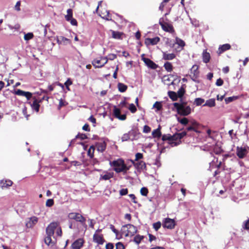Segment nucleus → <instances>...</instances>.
<instances>
[{
    "label": "nucleus",
    "mask_w": 249,
    "mask_h": 249,
    "mask_svg": "<svg viewBox=\"0 0 249 249\" xmlns=\"http://www.w3.org/2000/svg\"><path fill=\"white\" fill-rule=\"evenodd\" d=\"M38 218L33 216L28 219L26 223V226L28 228H32L38 222Z\"/></svg>",
    "instance_id": "nucleus-13"
},
{
    "label": "nucleus",
    "mask_w": 249,
    "mask_h": 249,
    "mask_svg": "<svg viewBox=\"0 0 249 249\" xmlns=\"http://www.w3.org/2000/svg\"><path fill=\"white\" fill-rule=\"evenodd\" d=\"M95 150V147L91 146L88 150V155L89 157L92 158L93 156L94 151Z\"/></svg>",
    "instance_id": "nucleus-46"
},
{
    "label": "nucleus",
    "mask_w": 249,
    "mask_h": 249,
    "mask_svg": "<svg viewBox=\"0 0 249 249\" xmlns=\"http://www.w3.org/2000/svg\"><path fill=\"white\" fill-rule=\"evenodd\" d=\"M113 115L114 116L120 120H124L126 119V115L125 114L121 115V110L118 108L116 106H114L113 110Z\"/></svg>",
    "instance_id": "nucleus-14"
},
{
    "label": "nucleus",
    "mask_w": 249,
    "mask_h": 249,
    "mask_svg": "<svg viewBox=\"0 0 249 249\" xmlns=\"http://www.w3.org/2000/svg\"><path fill=\"white\" fill-rule=\"evenodd\" d=\"M102 65L103 67L107 63L108 58L107 57H101Z\"/></svg>",
    "instance_id": "nucleus-56"
},
{
    "label": "nucleus",
    "mask_w": 249,
    "mask_h": 249,
    "mask_svg": "<svg viewBox=\"0 0 249 249\" xmlns=\"http://www.w3.org/2000/svg\"><path fill=\"white\" fill-rule=\"evenodd\" d=\"M97 150L99 152H103L106 148V144L105 142H100L96 144Z\"/></svg>",
    "instance_id": "nucleus-26"
},
{
    "label": "nucleus",
    "mask_w": 249,
    "mask_h": 249,
    "mask_svg": "<svg viewBox=\"0 0 249 249\" xmlns=\"http://www.w3.org/2000/svg\"><path fill=\"white\" fill-rule=\"evenodd\" d=\"M160 40V38L159 37H156L153 38H146L145 39V44L146 45H154L157 44Z\"/></svg>",
    "instance_id": "nucleus-17"
},
{
    "label": "nucleus",
    "mask_w": 249,
    "mask_h": 249,
    "mask_svg": "<svg viewBox=\"0 0 249 249\" xmlns=\"http://www.w3.org/2000/svg\"><path fill=\"white\" fill-rule=\"evenodd\" d=\"M142 59L148 67L152 69L156 68V65L149 58H142Z\"/></svg>",
    "instance_id": "nucleus-20"
},
{
    "label": "nucleus",
    "mask_w": 249,
    "mask_h": 249,
    "mask_svg": "<svg viewBox=\"0 0 249 249\" xmlns=\"http://www.w3.org/2000/svg\"><path fill=\"white\" fill-rule=\"evenodd\" d=\"M52 236H49V235H47L44 238V242L47 245H49L52 243V238L51 237Z\"/></svg>",
    "instance_id": "nucleus-45"
},
{
    "label": "nucleus",
    "mask_w": 249,
    "mask_h": 249,
    "mask_svg": "<svg viewBox=\"0 0 249 249\" xmlns=\"http://www.w3.org/2000/svg\"><path fill=\"white\" fill-rule=\"evenodd\" d=\"M113 176V173L107 172L105 174H102L101 175V178L104 180H108L112 178Z\"/></svg>",
    "instance_id": "nucleus-30"
},
{
    "label": "nucleus",
    "mask_w": 249,
    "mask_h": 249,
    "mask_svg": "<svg viewBox=\"0 0 249 249\" xmlns=\"http://www.w3.org/2000/svg\"><path fill=\"white\" fill-rule=\"evenodd\" d=\"M124 228H127L126 231H125V236H133L137 232V227L132 224H127L124 226Z\"/></svg>",
    "instance_id": "nucleus-5"
},
{
    "label": "nucleus",
    "mask_w": 249,
    "mask_h": 249,
    "mask_svg": "<svg viewBox=\"0 0 249 249\" xmlns=\"http://www.w3.org/2000/svg\"><path fill=\"white\" fill-rule=\"evenodd\" d=\"M248 153L247 149L243 147H237L236 148V155L240 159H243L246 157Z\"/></svg>",
    "instance_id": "nucleus-12"
},
{
    "label": "nucleus",
    "mask_w": 249,
    "mask_h": 249,
    "mask_svg": "<svg viewBox=\"0 0 249 249\" xmlns=\"http://www.w3.org/2000/svg\"><path fill=\"white\" fill-rule=\"evenodd\" d=\"M243 228L245 230H249V219L246 220L244 222Z\"/></svg>",
    "instance_id": "nucleus-52"
},
{
    "label": "nucleus",
    "mask_w": 249,
    "mask_h": 249,
    "mask_svg": "<svg viewBox=\"0 0 249 249\" xmlns=\"http://www.w3.org/2000/svg\"><path fill=\"white\" fill-rule=\"evenodd\" d=\"M174 107L177 109L178 114L182 116H187L191 112V108L185 103H175Z\"/></svg>",
    "instance_id": "nucleus-3"
},
{
    "label": "nucleus",
    "mask_w": 249,
    "mask_h": 249,
    "mask_svg": "<svg viewBox=\"0 0 249 249\" xmlns=\"http://www.w3.org/2000/svg\"><path fill=\"white\" fill-rule=\"evenodd\" d=\"M8 26L11 30L15 29V30H18L20 28V25L18 24H15L14 26L9 24Z\"/></svg>",
    "instance_id": "nucleus-51"
},
{
    "label": "nucleus",
    "mask_w": 249,
    "mask_h": 249,
    "mask_svg": "<svg viewBox=\"0 0 249 249\" xmlns=\"http://www.w3.org/2000/svg\"><path fill=\"white\" fill-rule=\"evenodd\" d=\"M201 124L197 123L196 121H192L191 122V125L187 128L188 131H194L196 133H199L200 131L199 130Z\"/></svg>",
    "instance_id": "nucleus-7"
},
{
    "label": "nucleus",
    "mask_w": 249,
    "mask_h": 249,
    "mask_svg": "<svg viewBox=\"0 0 249 249\" xmlns=\"http://www.w3.org/2000/svg\"><path fill=\"white\" fill-rule=\"evenodd\" d=\"M175 221L174 219L166 218L163 221L162 226L164 228L169 229H174L175 226Z\"/></svg>",
    "instance_id": "nucleus-9"
},
{
    "label": "nucleus",
    "mask_w": 249,
    "mask_h": 249,
    "mask_svg": "<svg viewBox=\"0 0 249 249\" xmlns=\"http://www.w3.org/2000/svg\"><path fill=\"white\" fill-rule=\"evenodd\" d=\"M41 101V100L39 101L37 99H35L33 101V103L31 104V106L32 108L34 109L36 112H38L39 109V102Z\"/></svg>",
    "instance_id": "nucleus-22"
},
{
    "label": "nucleus",
    "mask_w": 249,
    "mask_h": 249,
    "mask_svg": "<svg viewBox=\"0 0 249 249\" xmlns=\"http://www.w3.org/2000/svg\"><path fill=\"white\" fill-rule=\"evenodd\" d=\"M100 16L103 18L106 19L107 20H109V11L106 10H104L102 11H101Z\"/></svg>",
    "instance_id": "nucleus-29"
},
{
    "label": "nucleus",
    "mask_w": 249,
    "mask_h": 249,
    "mask_svg": "<svg viewBox=\"0 0 249 249\" xmlns=\"http://www.w3.org/2000/svg\"><path fill=\"white\" fill-rule=\"evenodd\" d=\"M128 191L127 189H122L120 191L121 195L123 196L127 194Z\"/></svg>",
    "instance_id": "nucleus-61"
},
{
    "label": "nucleus",
    "mask_w": 249,
    "mask_h": 249,
    "mask_svg": "<svg viewBox=\"0 0 249 249\" xmlns=\"http://www.w3.org/2000/svg\"><path fill=\"white\" fill-rule=\"evenodd\" d=\"M102 60L101 57L99 58L94 59L92 61V64L96 68H102L103 67L102 65Z\"/></svg>",
    "instance_id": "nucleus-23"
},
{
    "label": "nucleus",
    "mask_w": 249,
    "mask_h": 249,
    "mask_svg": "<svg viewBox=\"0 0 249 249\" xmlns=\"http://www.w3.org/2000/svg\"><path fill=\"white\" fill-rule=\"evenodd\" d=\"M160 24L164 31L170 33L174 32L173 27L171 24L167 22H160Z\"/></svg>",
    "instance_id": "nucleus-18"
},
{
    "label": "nucleus",
    "mask_w": 249,
    "mask_h": 249,
    "mask_svg": "<svg viewBox=\"0 0 249 249\" xmlns=\"http://www.w3.org/2000/svg\"><path fill=\"white\" fill-rule=\"evenodd\" d=\"M161 225V224L160 222L158 221L157 222L154 223L153 224V227L156 231H158L159 229L160 228Z\"/></svg>",
    "instance_id": "nucleus-47"
},
{
    "label": "nucleus",
    "mask_w": 249,
    "mask_h": 249,
    "mask_svg": "<svg viewBox=\"0 0 249 249\" xmlns=\"http://www.w3.org/2000/svg\"><path fill=\"white\" fill-rule=\"evenodd\" d=\"M13 182L10 180H1L0 181V187L2 189L7 188L11 186Z\"/></svg>",
    "instance_id": "nucleus-19"
},
{
    "label": "nucleus",
    "mask_w": 249,
    "mask_h": 249,
    "mask_svg": "<svg viewBox=\"0 0 249 249\" xmlns=\"http://www.w3.org/2000/svg\"><path fill=\"white\" fill-rule=\"evenodd\" d=\"M152 135L153 137L154 138H160L161 136V132L160 130V127H159L158 128L154 130L152 132Z\"/></svg>",
    "instance_id": "nucleus-34"
},
{
    "label": "nucleus",
    "mask_w": 249,
    "mask_h": 249,
    "mask_svg": "<svg viewBox=\"0 0 249 249\" xmlns=\"http://www.w3.org/2000/svg\"><path fill=\"white\" fill-rule=\"evenodd\" d=\"M230 48H231V46L230 44H224L219 48L218 51V53L219 54H220V53H222L223 52H224V51L229 50L230 49Z\"/></svg>",
    "instance_id": "nucleus-27"
},
{
    "label": "nucleus",
    "mask_w": 249,
    "mask_h": 249,
    "mask_svg": "<svg viewBox=\"0 0 249 249\" xmlns=\"http://www.w3.org/2000/svg\"><path fill=\"white\" fill-rule=\"evenodd\" d=\"M203 61L204 63H208L210 59V54L206 51H204L202 54Z\"/></svg>",
    "instance_id": "nucleus-28"
},
{
    "label": "nucleus",
    "mask_w": 249,
    "mask_h": 249,
    "mask_svg": "<svg viewBox=\"0 0 249 249\" xmlns=\"http://www.w3.org/2000/svg\"><path fill=\"white\" fill-rule=\"evenodd\" d=\"M215 105V99H210L206 101L205 104L204 105V106H208L209 107H213Z\"/></svg>",
    "instance_id": "nucleus-31"
},
{
    "label": "nucleus",
    "mask_w": 249,
    "mask_h": 249,
    "mask_svg": "<svg viewBox=\"0 0 249 249\" xmlns=\"http://www.w3.org/2000/svg\"><path fill=\"white\" fill-rule=\"evenodd\" d=\"M72 84V81L70 79H68V80L64 83V85H63V88L64 86L65 87L67 91H69L70 90L69 88V86Z\"/></svg>",
    "instance_id": "nucleus-44"
},
{
    "label": "nucleus",
    "mask_w": 249,
    "mask_h": 249,
    "mask_svg": "<svg viewBox=\"0 0 249 249\" xmlns=\"http://www.w3.org/2000/svg\"><path fill=\"white\" fill-rule=\"evenodd\" d=\"M132 133L133 132L132 131H130V132H129L127 133L124 134L123 135V136L122 137V138H121L122 139V141L123 142L126 141L130 139V136L132 135Z\"/></svg>",
    "instance_id": "nucleus-33"
},
{
    "label": "nucleus",
    "mask_w": 249,
    "mask_h": 249,
    "mask_svg": "<svg viewBox=\"0 0 249 249\" xmlns=\"http://www.w3.org/2000/svg\"><path fill=\"white\" fill-rule=\"evenodd\" d=\"M168 1V0H164L161 3V4L160 5V7H159V9L160 10H163V7L164 6V4L165 3H166Z\"/></svg>",
    "instance_id": "nucleus-64"
},
{
    "label": "nucleus",
    "mask_w": 249,
    "mask_h": 249,
    "mask_svg": "<svg viewBox=\"0 0 249 249\" xmlns=\"http://www.w3.org/2000/svg\"><path fill=\"white\" fill-rule=\"evenodd\" d=\"M176 55L173 53H168L166 52H163V59L166 60H171L175 58Z\"/></svg>",
    "instance_id": "nucleus-24"
},
{
    "label": "nucleus",
    "mask_w": 249,
    "mask_h": 249,
    "mask_svg": "<svg viewBox=\"0 0 249 249\" xmlns=\"http://www.w3.org/2000/svg\"><path fill=\"white\" fill-rule=\"evenodd\" d=\"M93 241L94 242L97 243L98 245H103L105 242L103 235L95 233L93 236Z\"/></svg>",
    "instance_id": "nucleus-11"
},
{
    "label": "nucleus",
    "mask_w": 249,
    "mask_h": 249,
    "mask_svg": "<svg viewBox=\"0 0 249 249\" xmlns=\"http://www.w3.org/2000/svg\"><path fill=\"white\" fill-rule=\"evenodd\" d=\"M185 131L176 133L172 136L168 134L164 135L162 137L163 141H168V143L172 146H175L179 144L181 142L180 140L186 135Z\"/></svg>",
    "instance_id": "nucleus-1"
},
{
    "label": "nucleus",
    "mask_w": 249,
    "mask_h": 249,
    "mask_svg": "<svg viewBox=\"0 0 249 249\" xmlns=\"http://www.w3.org/2000/svg\"><path fill=\"white\" fill-rule=\"evenodd\" d=\"M68 217L70 219L74 220L77 222H79L83 226L87 227L86 224V218L79 213H71L68 214Z\"/></svg>",
    "instance_id": "nucleus-4"
},
{
    "label": "nucleus",
    "mask_w": 249,
    "mask_h": 249,
    "mask_svg": "<svg viewBox=\"0 0 249 249\" xmlns=\"http://www.w3.org/2000/svg\"><path fill=\"white\" fill-rule=\"evenodd\" d=\"M223 81L221 78L218 79L216 82V85L217 86H221L223 85Z\"/></svg>",
    "instance_id": "nucleus-63"
},
{
    "label": "nucleus",
    "mask_w": 249,
    "mask_h": 249,
    "mask_svg": "<svg viewBox=\"0 0 249 249\" xmlns=\"http://www.w3.org/2000/svg\"><path fill=\"white\" fill-rule=\"evenodd\" d=\"M128 109L133 113H135L137 111V108L133 104L129 105Z\"/></svg>",
    "instance_id": "nucleus-48"
},
{
    "label": "nucleus",
    "mask_w": 249,
    "mask_h": 249,
    "mask_svg": "<svg viewBox=\"0 0 249 249\" xmlns=\"http://www.w3.org/2000/svg\"><path fill=\"white\" fill-rule=\"evenodd\" d=\"M153 108H155L156 109V112L161 110L162 108V105L161 102H156L153 105Z\"/></svg>",
    "instance_id": "nucleus-37"
},
{
    "label": "nucleus",
    "mask_w": 249,
    "mask_h": 249,
    "mask_svg": "<svg viewBox=\"0 0 249 249\" xmlns=\"http://www.w3.org/2000/svg\"><path fill=\"white\" fill-rule=\"evenodd\" d=\"M164 67L168 71H171L173 69V67L171 63L166 62L164 65Z\"/></svg>",
    "instance_id": "nucleus-38"
},
{
    "label": "nucleus",
    "mask_w": 249,
    "mask_h": 249,
    "mask_svg": "<svg viewBox=\"0 0 249 249\" xmlns=\"http://www.w3.org/2000/svg\"><path fill=\"white\" fill-rule=\"evenodd\" d=\"M141 193L142 196H146L148 193V190L145 187H142L141 189Z\"/></svg>",
    "instance_id": "nucleus-53"
},
{
    "label": "nucleus",
    "mask_w": 249,
    "mask_h": 249,
    "mask_svg": "<svg viewBox=\"0 0 249 249\" xmlns=\"http://www.w3.org/2000/svg\"><path fill=\"white\" fill-rule=\"evenodd\" d=\"M110 229L112 230V231L115 233L116 234V235L117 236L118 233H119V231L117 230H116L115 228V227L111 224L110 225Z\"/></svg>",
    "instance_id": "nucleus-57"
},
{
    "label": "nucleus",
    "mask_w": 249,
    "mask_h": 249,
    "mask_svg": "<svg viewBox=\"0 0 249 249\" xmlns=\"http://www.w3.org/2000/svg\"><path fill=\"white\" fill-rule=\"evenodd\" d=\"M238 99L237 96H231L225 98V101L226 104H228L233 101H234Z\"/></svg>",
    "instance_id": "nucleus-43"
},
{
    "label": "nucleus",
    "mask_w": 249,
    "mask_h": 249,
    "mask_svg": "<svg viewBox=\"0 0 249 249\" xmlns=\"http://www.w3.org/2000/svg\"><path fill=\"white\" fill-rule=\"evenodd\" d=\"M58 226L57 222H52L50 223L46 229V235L49 236H53L54 234V230Z\"/></svg>",
    "instance_id": "nucleus-8"
},
{
    "label": "nucleus",
    "mask_w": 249,
    "mask_h": 249,
    "mask_svg": "<svg viewBox=\"0 0 249 249\" xmlns=\"http://www.w3.org/2000/svg\"><path fill=\"white\" fill-rule=\"evenodd\" d=\"M185 43L184 41L181 39L176 37V41L174 46H175V49L177 51H180L183 50L184 46H185Z\"/></svg>",
    "instance_id": "nucleus-10"
},
{
    "label": "nucleus",
    "mask_w": 249,
    "mask_h": 249,
    "mask_svg": "<svg viewBox=\"0 0 249 249\" xmlns=\"http://www.w3.org/2000/svg\"><path fill=\"white\" fill-rule=\"evenodd\" d=\"M15 94L17 95L25 96L27 100H29L32 96V94L28 91H24L21 89H18L16 91Z\"/></svg>",
    "instance_id": "nucleus-16"
},
{
    "label": "nucleus",
    "mask_w": 249,
    "mask_h": 249,
    "mask_svg": "<svg viewBox=\"0 0 249 249\" xmlns=\"http://www.w3.org/2000/svg\"><path fill=\"white\" fill-rule=\"evenodd\" d=\"M76 138L77 139L84 140L87 138V136L84 134H79L76 136Z\"/></svg>",
    "instance_id": "nucleus-54"
},
{
    "label": "nucleus",
    "mask_w": 249,
    "mask_h": 249,
    "mask_svg": "<svg viewBox=\"0 0 249 249\" xmlns=\"http://www.w3.org/2000/svg\"><path fill=\"white\" fill-rule=\"evenodd\" d=\"M204 99L202 98H197L195 99L194 103L196 105V106H198L204 103Z\"/></svg>",
    "instance_id": "nucleus-39"
},
{
    "label": "nucleus",
    "mask_w": 249,
    "mask_h": 249,
    "mask_svg": "<svg viewBox=\"0 0 249 249\" xmlns=\"http://www.w3.org/2000/svg\"><path fill=\"white\" fill-rule=\"evenodd\" d=\"M143 238V236L138 234L134 237L133 240L137 244H139Z\"/></svg>",
    "instance_id": "nucleus-32"
},
{
    "label": "nucleus",
    "mask_w": 249,
    "mask_h": 249,
    "mask_svg": "<svg viewBox=\"0 0 249 249\" xmlns=\"http://www.w3.org/2000/svg\"><path fill=\"white\" fill-rule=\"evenodd\" d=\"M116 249H125V247L122 242H118L116 244Z\"/></svg>",
    "instance_id": "nucleus-50"
},
{
    "label": "nucleus",
    "mask_w": 249,
    "mask_h": 249,
    "mask_svg": "<svg viewBox=\"0 0 249 249\" xmlns=\"http://www.w3.org/2000/svg\"><path fill=\"white\" fill-rule=\"evenodd\" d=\"M118 88L120 92H123L126 90L127 87L125 85L119 83L118 84Z\"/></svg>",
    "instance_id": "nucleus-35"
},
{
    "label": "nucleus",
    "mask_w": 249,
    "mask_h": 249,
    "mask_svg": "<svg viewBox=\"0 0 249 249\" xmlns=\"http://www.w3.org/2000/svg\"><path fill=\"white\" fill-rule=\"evenodd\" d=\"M110 165L113 167L114 170L116 173H126L129 169L130 166H127L123 160L119 159L117 160L110 162Z\"/></svg>",
    "instance_id": "nucleus-2"
},
{
    "label": "nucleus",
    "mask_w": 249,
    "mask_h": 249,
    "mask_svg": "<svg viewBox=\"0 0 249 249\" xmlns=\"http://www.w3.org/2000/svg\"><path fill=\"white\" fill-rule=\"evenodd\" d=\"M168 95L173 101L177 100L178 98L177 93L174 91H169Z\"/></svg>",
    "instance_id": "nucleus-36"
},
{
    "label": "nucleus",
    "mask_w": 249,
    "mask_h": 249,
    "mask_svg": "<svg viewBox=\"0 0 249 249\" xmlns=\"http://www.w3.org/2000/svg\"><path fill=\"white\" fill-rule=\"evenodd\" d=\"M148 235L149 236V241L150 242H152V241L155 240L156 239V237L155 236H154L150 233H148Z\"/></svg>",
    "instance_id": "nucleus-60"
},
{
    "label": "nucleus",
    "mask_w": 249,
    "mask_h": 249,
    "mask_svg": "<svg viewBox=\"0 0 249 249\" xmlns=\"http://www.w3.org/2000/svg\"><path fill=\"white\" fill-rule=\"evenodd\" d=\"M131 162L139 170H143L146 167L145 164L143 161H141L136 163L133 160H131Z\"/></svg>",
    "instance_id": "nucleus-21"
},
{
    "label": "nucleus",
    "mask_w": 249,
    "mask_h": 249,
    "mask_svg": "<svg viewBox=\"0 0 249 249\" xmlns=\"http://www.w3.org/2000/svg\"><path fill=\"white\" fill-rule=\"evenodd\" d=\"M178 121L183 125H186L188 123V120L186 118H178Z\"/></svg>",
    "instance_id": "nucleus-41"
},
{
    "label": "nucleus",
    "mask_w": 249,
    "mask_h": 249,
    "mask_svg": "<svg viewBox=\"0 0 249 249\" xmlns=\"http://www.w3.org/2000/svg\"><path fill=\"white\" fill-rule=\"evenodd\" d=\"M114 245L112 243H108L106 245V249H113Z\"/></svg>",
    "instance_id": "nucleus-59"
},
{
    "label": "nucleus",
    "mask_w": 249,
    "mask_h": 249,
    "mask_svg": "<svg viewBox=\"0 0 249 249\" xmlns=\"http://www.w3.org/2000/svg\"><path fill=\"white\" fill-rule=\"evenodd\" d=\"M20 5H21V2L20 0L17 2L16 5L14 6V10L16 11H20Z\"/></svg>",
    "instance_id": "nucleus-49"
},
{
    "label": "nucleus",
    "mask_w": 249,
    "mask_h": 249,
    "mask_svg": "<svg viewBox=\"0 0 249 249\" xmlns=\"http://www.w3.org/2000/svg\"><path fill=\"white\" fill-rule=\"evenodd\" d=\"M72 16V10L71 9H69L67 11V14L65 16V18L66 20L70 22L71 25L76 26L77 25V22L76 20L73 18Z\"/></svg>",
    "instance_id": "nucleus-6"
},
{
    "label": "nucleus",
    "mask_w": 249,
    "mask_h": 249,
    "mask_svg": "<svg viewBox=\"0 0 249 249\" xmlns=\"http://www.w3.org/2000/svg\"><path fill=\"white\" fill-rule=\"evenodd\" d=\"M151 130V128L148 125H144L143 129V132L145 133L149 132Z\"/></svg>",
    "instance_id": "nucleus-58"
},
{
    "label": "nucleus",
    "mask_w": 249,
    "mask_h": 249,
    "mask_svg": "<svg viewBox=\"0 0 249 249\" xmlns=\"http://www.w3.org/2000/svg\"><path fill=\"white\" fill-rule=\"evenodd\" d=\"M34 37V35L32 33H28L24 34V39L26 41H28L32 39Z\"/></svg>",
    "instance_id": "nucleus-40"
},
{
    "label": "nucleus",
    "mask_w": 249,
    "mask_h": 249,
    "mask_svg": "<svg viewBox=\"0 0 249 249\" xmlns=\"http://www.w3.org/2000/svg\"><path fill=\"white\" fill-rule=\"evenodd\" d=\"M84 241L82 238H79L75 241L71 245L73 249H80L83 246Z\"/></svg>",
    "instance_id": "nucleus-15"
},
{
    "label": "nucleus",
    "mask_w": 249,
    "mask_h": 249,
    "mask_svg": "<svg viewBox=\"0 0 249 249\" xmlns=\"http://www.w3.org/2000/svg\"><path fill=\"white\" fill-rule=\"evenodd\" d=\"M108 60H113L114 59H115L117 57V55L115 54L111 53L108 55L107 56Z\"/></svg>",
    "instance_id": "nucleus-55"
},
{
    "label": "nucleus",
    "mask_w": 249,
    "mask_h": 249,
    "mask_svg": "<svg viewBox=\"0 0 249 249\" xmlns=\"http://www.w3.org/2000/svg\"><path fill=\"white\" fill-rule=\"evenodd\" d=\"M135 160H138L139 159H141L142 158V154L140 153H138L135 155Z\"/></svg>",
    "instance_id": "nucleus-62"
},
{
    "label": "nucleus",
    "mask_w": 249,
    "mask_h": 249,
    "mask_svg": "<svg viewBox=\"0 0 249 249\" xmlns=\"http://www.w3.org/2000/svg\"><path fill=\"white\" fill-rule=\"evenodd\" d=\"M112 37L114 38L119 39L121 38L122 34L119 32L112 31Z\"/></svg>",
    "instance_id": "nucleus-42"
},
{
    "label": "nucleus",
    "mask_w": 249,
    "mask_h": 249,
    "mask_svg": "<svg viewBox=\"0 0 249 249\" xmlns=\"http://www.w3.org/2000/svg\"><path fill=\"white\" fill-rule=\"evenodd\" d=\"M198 66L197 65H195L193 66L191 69V74H193V78H196L198 76L199 71H198Z\"/></svg>",
    "instance_id": "nucleus-25"
}]
</instances>
